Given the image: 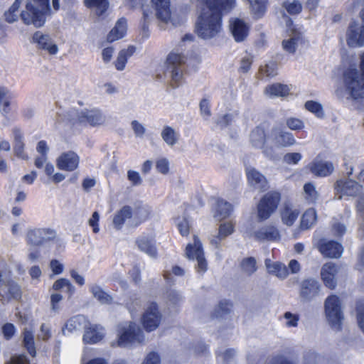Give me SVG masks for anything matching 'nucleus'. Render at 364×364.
I'll return each instance as SVG.
<instances>
[{
  "mask_svg": "<svg viewBox=\"0 0 364 364\" xmlns=\"http://www.w3.org/2000/svg\"><path fill=\"white\" fill-rule=\"evenodd\" d=\"M317 220L316 210L314 208L308 209L302 215L300 223V227L302 230H308L315 225Z\"/></svg>",
  "mask_w": 364,
  "mask_h": 364,
  "instance_id": "obj_39",
  "label": "nucleus"
},
{
  "mask_svg": "<svg viewBox=\"0 0 364 364\" xmlns=\"http://www.w3.org/2000/svg\"><path fill=\"white\" fill-rule=\"evenodd\" d=\"M324 311L326 319L331 327L340 330L343 314L339 297L336 295L328 296L324 302Z\"/></svg>",
  "mask_w": 364,
  "mask_h": 364,
  "instance_id": "obj_6",
  "label": "nucleus"
},
{
  "mask_svg": "<svg viewBox=\"0 0 364 364\" xmlns=\"http://www.w3.org/2000/svg\"><path fill=\"white\" fill-rule=\"evenodd\" d=\"M230 311V306L228 303H220L215 309L214 316L216 318L223 317Z\"/></svg>",
  "mask_w": 364,
  "mask_h": 364,
  "instance_id": "obj_60",
  "label": "nucleus"
},
{
  "mask_svg": "<svg viewBox=\"0 0 364 364\" xmlns=\"http://www.w3.org/2000/svg\"><path fill=\"white\" fill-rule=\"evenodd\" d=\"M360 68H349L343 75L346 91L358 102L364 100V53L360 57Z\"/></svg>",
  "mask_w": 364,
  "mask_h": 364,
  "instance_id": "obj_3",
  "label": "nucleus"
},
{
  "mask_svg": "<svg viewBox=\"0 0 364 364\" xmlns=\"http://www.w3.org/2000/svg\"><path fill=\"white\" fill-rule=\"evenodd\" d=\"M99 221L100 214L97 211H95L91 218L88 220V224L91 228H92L94 233H98L100 232Z\"/></svg>",
  "mask_w": 364,
  "mask_h": 364,
  "instance_id": "obj_62",
  "label": "nucleus"
},
{
  "mask_svg": "<svg viewBox=\"0 0 364 364\" xmlns=\"http://www.w3.org/2000/svg\"><path fill=\"white\" fill-rule=\"evenodd\" d=\"M259 72L262 75L274 77L277 74V64L275 62H269L264 66H261Z\"/></svg>",
  "mask_w": 364,
  "mask_h": 364,
  "instance_id": "obj_52",
  "label": "nucleus"
},
{
  "mask_svg": "<svg viewBox=\"0 0 364 364\" xmlns=\"http://www.w3.org/2000/svg\"><path fill=\"white\" fill-rule=\"evenodd\" d=\"M85 322V318L82 316H76L69 319L65 325V329L68 331H73L80 328L82 323Z\"/></svg>",
  "mask_w": 364,
  "mask_h": 364,
  "instance_id": "obj_51",
  "label": "nucleus"
},
{
  "mask_svg": "<svg viewBox=\"0 0 364 364\" xmlns=\"http://www.w3.org/2000/svg\"><path fill=\"white\" fill-rule=\"evenodd\" d=\"M176 225L180 233L183 236L188 235L189 233V223L184 217L178 218L176 220Z\"/></svg>",
  "mask_w": 364,
  "mask_h": 364,
  "instance_id": "obj_56",
  "label": "nucleus"
},
{
  "mask_svg": "<svg viewBox=\"0 0 364 364\" xmlns=\"http://www.w3.org/2000/svg\"><path fill=\"white\" fill-rule=\"evenodd\" d=\"M85 4L87 7L95 10L98 16L103 14L108 8L107 0H85Z\"/></svg>",
  "mask_w": 364,
  "mask_h": 364,
  "instance_id": "obj_44",
  "label": "nucleus"
},
{
  "mask_svg": "<svg viewBox=\"0 0 364 364\" xmlns=\"http://www.w3.org/2000/svg\"><path fill=\"white\" fill-rule=\"evenodd\" d=\"M186 255L188 259H196V270L198 273L203 274L207 271L208 263L204 257L202 244L196 236L193 237V243L187 245L186 248Z\"/></svg>",
  "mask_w": 364,
  "mask_h": 364,
  "instance_id": "obj_10",
  "label": "nucleus"
},
{
  "mask_svg": "<svg viewBox=\"0 0 364 364\" xmlns=\"http://www.w3.org/2000/svg\"><path fill=\"white\" fill-rule=\"evenodd\" d=\"M301 41V34L295 29L291 30V33L288 39L282 41L283 49L289 53H294L296 51L298 44Z\"/></svg>",
  "mask_w": 364,
  "mask_h": 364,
  "instance_id": "obj_33",
  "label": "nucleus"
},
{
  "mask_svg": "<svg viewBox=\"0 0 364 364\" xmlns=\"http://www.w3.org/2000/svg\"><path fill=\"white\" fill-rule=\"evenodd\" d=\"M230 29L235 41L242 42L248 36L250 26L243 19L235 18L230 21Z\"/></svg>",
  "mask_w": 364,
  "mask_h": 364,
  "instance_id": "obj_22",
  "label": "nucleus"
},
{
  "mask_svg": "<svg viewBox=\"0 0 364 364\" xmlns=\"http://www.w3.org/2000/svg\"><path fill=\"white\" fill-rule=\"evenodd\" d=\"M338 272V267L333 262H327L323 265L321 269V277L326 287L331 289L336 288Z\"/></svg>",
  "mask_w": 364,
  "mask_h": 364,
  "instance_id": "obj_18",
  "label": "nucleus"
},
{
  "mask_svg": "<svg viewBox=\"0 0 364 364\" xmlns=\"http://www.w3.org/2000/svg\"><path fill=\"white\" fill-rule=\"evenodd\" d=\"M144 341V335L140 327L134 322H126L118 326L117 339L113 346L128 347Z\"/></svg>",
  "mask_w": 364,
  "mask_h": 364,
  "instance_id": "obj_4",
  "label": "nucleus"
},
{
  "mask_svg": "<svg viewBox=\"0 0 364 364\" xmlns=\"http://www.w3.org/2000/svg\"><path fill=\"white\" fill-rule=\"evenodd\" d=\"M320 252L326 257L338 258L341 257L343 251L342 245L334 241L321 240L318 244Z\"/></svg>",
  "mask_w": 364,
  "mask_h": 364,
  "instance_id": "obj_23",
  "label": "nucleus"
},
{
  "mask_svg": "<svg viewBox=\"0 0 364 364\" xmlns=\"http://www.w3.org/2000/svg\"><path fill=\"white\" fill-rule=\"evenodd\" d=\"M269 139L277 147L291 146L296 143L294 135L291 132L278 127H274L271 129Z\"/></svg>",
  "mask_w": 364,
  "mask_h": 364,
  "instance_id": "obj_13",
  "label": "nucleus"
},
{
  "mask_svg": "<svg viewBox=\"0 0 364 364\" xmlns=\"http://www.w3.org/2000/svg\"><path fill=\"white\" fill-rule=\"evenodd\" d=\"M63 299V295L59 293L55 292L50 294V310L51 314L55 315L60 312L61 309L60 302Z\"/></svg>",
  "mask_w": 364,
  "mask_h": 364,
  "instance_id": "obj_50",
  "label": "nucleus"
},
{
  "mask_svg": "<svg viewBox=\"0 0 364 364\" xmlns=\"http://www.w3.org/2000/svg\"><path fill=\"white\" fill-rule=\"evenodd\" d=\"M320 284L317 280L309 278L300 284L299 296L304 301H310L318 294Z\"/></svg>",
  "mask_w": 364,
  "mask_h": 364,
  "instance_id": "obj_20",
  "label": "nucleus"
},
{
  "mask_svg": "<svg viewBox=\"0 0 364 364\" xmlns=\"http://www.w3.org/2000/svg\"><path fill=\"white\" fill-rule=\"evenodd\" d=\"M23 342L24 347L27 349L29 354L32 356L36 355V348L34 343L33 333L25 328L23 333Z\"/></svg>",
  "mask_w": 364,
  "mask_h": 364,
  "instance_id": "obj_43",
  "label": "nucleus"
},
{
  "mask_svg": "<svg viewBox=\"0 0 364 364\" xmlns=\"http://www.w3.org/2000/svg\"><path fill=\"white\" fill-rule=\"evenodd\" d=\"M283 7L291 15L298 14L302 9L301 4L296 0H294L292 1H287L284 2Z\"/></svg>",
  "mask_w": 364,
  "mask_h": 364,
  "instance_id": "obj_53",
  "label": "nucleus"
},
{
  "mask_svg": "<svg viewBox=\"0 0 364 364\" xmlns=\"http://www.w3.org/2000/svg\"><path fill=\"white\" fill-rule=\"evenodd\" d=\"M52 289L55 291H64L71 296L75 291V287L71 284L69 279L60 278L53 283Z\"/></svg>",
  "mask_w": 364,
  "mask_h": 364,
  "instance_id": "obj_41",
  "label": "nucleus"
},
{
  "mask_svg": "<svg viewBox=\"0 0 364 364\" xmlns=\"http://www.w3.org/2000/svg\"><path fill=\"white\" fill-rule=\"evenodd\" d=\"M289 93V88L287 85L274 83L266 87L264 94L271 98L277 97H285Z\"/></svg>",
  "mask_w": 364,
  "mask_h": 364,
  "instance_id": "obj_34",
  "label": "nucleus"
},
{
  "mask_svg": "<svg viewBox=\"0 0 364 364\" xmlns=\"http://www.w3.org/2000/svg\"><path fill=\"white\" fill-rule=\"evenodd\" d=\"M284 318L286 320L285 325L287 327H296L299 317L297 314H291V312H286L284 314Z\"/></svg>",
  "mask_w": 364,
  "mask_h": 364,
  "instance_id": "obj_59",
  "label": "nucleus"
},
{
  "mask_svg": "<svg viewBox=\"0 0 364 364\" xmlns=\"http://www.w3.org/2000/svg\"><path fill=\"white\" fill-rule=\"evenodd\" d=\"M362 190V186L351 179H341L335 183L336 196L341 200L343 196H355Z\"/></svg>",
  "mask_w": 364,
  "mask_h": 364,
  "instance_id": "obj_12",
  "label": "nucleus"
},
{
  "mask_svg": "<svg viewBox=\"0 0 364 364\" xmlns=\"http://www.w3.org/2000/svg\"><path fill=\"white\" fill-rule=\"evenodd\" d=\"M32 41L36 45L38 49L44 50L50 55H55L58 47L48 34L36 31L32 37Z\"/></svg>",
  "mask_w": 364,
  "mask_h": 364,
  "instance_id": "obj_15",
  "label": "nucleus"
},
{
  "mask_svg": "<svg viewBox=\"0 0 364 364\" xmlns=\"http://www.w3.org/2000/svg\"><path fill=\"white\" fill-rule=\"evenodd\" d=\"M301 158L302 156L300 153H287L284 156V161L288 164H297Z\"/></svg>",
  "mask_w": 364,
  "mask_h": 364,
  "instance_id": "obj_61",
  "label": "nucleus"
},
{
  "mask_svg": "<svg viewBox=\"0 0 364 364\" xmlns=\"http://www.w3.org/2000/svg\"><path fill=\"white\" fill-rule=\"evenodd\" d=\"M135 52V48L132 46H129L127 49L120 50L117 58L114 61V65L117 70H123L125 68L127 59L131 57Z\"/></svg>",
  "mask_w": 364,
  "mask_h": 364,
  "instance_id": "obj_37",
  "label": "nucleus"
},
{
  "mask_svg": "<svg viewBox=\"0 0 364 364\" xmlns=\"http://www.w3.org/2000/svg\"><path fill=\"white\" fill-rule=\"evenodd\" d=\"M139 249L149 256L156 258L157 250L155 246V240L153 237L141 236L136 240Z\"/></svg>",
  "mask_w": 364,
  "mask_h": 364,
  "instance_id": "obj_27",
  "label": "nucleus"
},
{
  "mask_svg": "<svg viewBox=\"0 0 364 364\" xmlns=\"http://www.w3.org/2000/svg\"><path fill=\"white\" fill-rule=\"evenodd\" d=\"M286 124L289 129L294 131L301 130L304 128V122L294 117L288 118L286 121Z\"/></svg>",
  "mask_w": 364,
  "mask_h": 364,
  "instance_id": "obj_55",
  "label": "nucleus"
},
{
  "mask_svg": "<svg viewBox=\"0 0 364 364\" xmlns=\"http://www.w3.org/2000/svg\"><path fill=\"white\" fill-rule=\"evenodd\" d=\"M11 99L12 96L9 91L4 87H0V112L4 116L11 111Z\"/></svg>",
  "mask_w": 364,
  "mask_h": 364,
  "instance_id": "obj_38",
  "label": "nucleus"
},
{
  "mask_svg": "<svg viewBox=\"0 0 364 364\" xmlns=\"http://www.w3.org/2000/svg\"><path fill=\"white\" fill-rule=\"evenodd\" d=\"M232 210L230 203L225 200H218L216 203L213 216L216 220H222L228 218Z\"/></svg>",
  "mask_w": 364,
  "mask_h": 364,
  "instance_id": "obj_36",
  "label": "nucleus"
},
{
  "mask_svg": "<svg viewBox=\"0 0 364 364\" xmlns=\"http://www.w3.org/2000/svg\"><path fill=\"white\" fill-rule=\"evenodd\" d=\"M56 237V231L53 228H36L27 230L26 242L31 247H39L46 242L54 240Z\"/></svg>",
  "mask_w": 364,
  "mask_h": 364,
  "instance_id": "obj_8",
  "label": "nucleus"
},
{
  "mask_svg": "<svg viewBox=\"0 0 364 364\" xmlns=\"http://www.w3.org/2000/svg\"><path fill=\"white\" fill-rule=\"evenodd\" d=\"M156 168L157 171L162 174H167L169 171V161L166 158L159 159L156 161Z\"/></svg>",
  "mask_w": 364,
  "mask_h": 364,
  "instance_id": "obj_58",
  "label": "nucleus"
},
{
  "mask_svg": "<svg viewBox=\"0 0 364 364\" xmlns=\"http://www.w3.org/2000/svg\"><path fill=\"white\" fill-rule=\"evenodd\" d=\"M264 264L269 274L276 276L280 279H284L289 275L288 269L283 263L278 262H274L270 259H266Z\"/></svg>",
  "mask_w": 364,
  "mask_h": 364,
  "instance_id": "obj_26",
  "label": "nucleus"
},
{
  "mask_svg": "<svg viewBox=\"0 0 364 364\" xmlns=\"http://www.w3.org/2000/svg\"><path fill=\"white\" fill-rule=\"evenodd\" d=\"M161 136L163 141L168 146H175L179 139V135L177 132L171 126L166 125L163 127Z\"/></svg>",
  "mask_w": 364,
  "mask_h": 364,
  "instance_id": "obj_35",
  "label": "nucleus"
},
{
  "mask_svg": "<svg viewBox=\"0 0 364 364\" xmlns=\"http://www.w3.org/2000/svg\"><path fill=\"white\" fill-rule=\"evenodd\" d=\"M304 198L309 203H315L318 198V193L315 186L311 183H307L304 186Z\"/></svg>",
  "mask_w": 364,
  "mask_h": 364,
  "instance_id": "obj_46",
  "label": "nucleus"
},
{
  "mask_svg": "<svg viewBox=\"0 0 364 364\" xmlns=\"http://www.w3.org/2000/svg\"><path fill=\"white\" fill-rule=\"evenodd\" d=\"M246 176L249 186L258 191H264L268 188L266 177L254 167L246 168Z\"/></svg>",
  "mask_w": 364,
  "mask_h": 364,
  "instance_id": "obj_16",
  "label": "nucleus"
},
{
  "mask_svg": "<svg viewBox=\"0 0 364 364\" xmlns=\"http://www.w3.org/2000/svg\"><path fill=\"white\" fill-rule=\"evenodd\" d=\"M166 304L169 306H175L182 301V296L176 290H169L166 296Z\"/></svg>",
  "mask_w": 364,
  "mask_h": 364,
  "instance_id": "obj_54",
  "label": "nucleus"
},
{
  "mask_svg": "<svg viewBox=\"0 0 364 364\" xmlns=\"http://www.w3.org/2000/svg\"><path fill=\"white\" fill-rule=\"evenodd\" d=\"M242 272L247 276H250L257 271L256 260L253 257L245 258L240 263Z\"/></svg>",
  "mask_w": 364,
  "mask_h": 364,
  "instance_id": "obj_47",
  "label": "nucleus"
},
{
  "mask_svg": "<svg viewBox=\"0 0 364 364\" xmlns=\"http://www.w3.org/2000/svg\"><path fill=\"white\" fill-rule=\"evenodd\" d=\"M151 209L147 205L139 204L135 206L132 211V216L141 222L146 220L151 215Z\"/></svg>",
  "mask_w": 364,
  "mask_h": 364,
  "instance_id": "obj_45",
  "label": "nucleus"
},
{
  "mask_svg": "<svg viewBox=\"0 0 364 364\" xmlns=\"http://www.w3.org/2000/svg\"><path fill=\"white\" fill-rule=\"evenodd\" d=\"M127 178L133 186H139L142 183V178L137 171L129 170Z\"/></svg>",
  "mask_w": 364,
  "mask_h": 364,
  "instance_id": "obj_63",
  "label": "nucleus"
},
{
  "mask_svg": "<svg viewBox=\"0 0 364 364\" xmlns=\"http://www.w3.org/2000/svg\"><path fill=\"white\" fill-rule=\"evenodd\" d=\"M360 22L353 20L349 23L346 33L347 45L352 48L364 46V7L359 13Z\"/></svg>",
  "mask_w": 364,
  "mask_h": 364,
  "instance_id": "obj_7",
  "label": "nucleus"
},
{
  "mask_svg": "<svg viewBox=\"0 0 364 364\" xmlns=\"http://www.w3.org/2000/svg\"><path fill=\"white\" fill-rule=\"evenodd\" d=\"M311 172L321 177L326 176L331 174L334 169L332 163L323 161H315L309 165Z\"/></svg>",
  "mask_w": 364,
  "mask_h": 364,
  "instance_id": "obj_28",
  "label": "nucleus"
},
{
  "mask_svg": "<svg viewBox=\"0 0 364 364\" xmlns=\"http://www.w3.org/2000/svg\"><path fill=\"white\" fill-rule=\"evenodd\" d=\"M304 107L306 109L314 114L317 117L322 118L324 117L323 106L319 102L314 100H309L306 102Z\"/></svg>",
  "mask_w": 364,
  "mask_h": 364,
  "instance_id": "obj_48",
  "label": "nucleus"
},
{
  "mask_svg": "<svg viewBox=\"0 0 364 364\" xmlns=\"http://www.w3.org/2000/svg\"><path fill=\"white\" fill-rule=\"evenodd\" d=\"M127 21L124 18H120L116 23L114 27L110 31L107 35V41L113 42L121 39L127 33Z\"/></svg>",
  "mask_w": 364,
  "mask_h": 364,
  "instance_id": "obj_32",
  "label": "nucleus"
},
{
  "mask_svg": "<svg viewBox=\"0 0 364 364\" xmlns=\"http://www.w3.org/2000/svg\"><path fill=\"white\" fill-rule=\"evenodd\" d=\"M132 217V210L128 205L123 206L113 216L112 224L117 230H120L127 219Z\"/></svg>",
  "mask_w": 364,
  "mask_h": 364,
  "instance_id": "obj_31",
  "label": "nucleus"
},
{
  "mask_svg": "<svg viewBox=\"0 0 364 364\" xmlns=\"http://www.w3.org/2000/svg\"><path fill=\"white\" fill-rule=\"evenodd\" d=\"M281 196L279 192L271 191L265 194L257 205V217L259 220L268 219L277 210L280 202Z\"/></svg>",
  "mask_w": 364,
  "mask_h": 364,
  "instance_id": "obj_9",
  "label": "nucleus"
},
{
  "mask_svg": "<svg viewBox=\"0 0 364 364\" xmlns=\"http://www.w3.org/2000/svg\"><path fill=\"white\" fill-rule=\"evenodd\" d=\"M234 230L235 225L232 222L220 223L218 231L210 235L209 237L210 243L215 248L219 249L221 246L222 241L232 235Z\"/></svg>",
  "mask_w": 364,
  "mask_h": 364,
  "instance_id": "obj_17",
  "label": "nucleus"
},
{
  "mask_svg": "<svg viewBox=\"0 0 364 364\" xmlns=\"http://www.w3.org/2000/svg\"><path fill=\"white\" fill-rule=\"evenodd\" d=\"M77 120L80 123L90 126H100L105 124V116L97 109H84L77 113Z\"/></svg>",
  "mask_w": 364,
  "mask_h": 364,
  "instance_id": "obj_14",
  "label": "nucleus"
},
{
  "mask_svg": "<svg viewBox=\"0 0 364 364\" xmlns=\"http://www.w3.org/2000/svg\"><path fill=\"white\" fill-rule=\"evenodd\" d=\"M80 158L74 151H68L61 154L56 160L57 167L63 171H73L79 165Z\"/></svg>",
  "mask_w": 364,
  "mask_h": 364,
  "instance_id": "obj_19",
  "label": "nucleus"
},
{
  "mask_svg": "<svg viewBox=\"0 0 364 364\" xmlns=\"http://www.w3.org/2000/svg\"><path fill=\"white\" fill-rule=\"evenodd\" d=\"M253 14L257 17H261L266 11L265 0H247Z\"/></svg>",
  "mask_w": 364,
  "mask_h": 364,
  "instance_id": "obj_49",
  "label": "nucleus"
},
{
  "mask_svg": "<svg viewBox=\"0 0 364 364\" xmlns=\"http://www.w3.org/2000/svg\"><path fill=\"white\" fill-rule=\"evenodd\" d=\"M156 18L162 23H168L171 18L170 0H151Z\"/></svg>",
  "mask_w": 364,
  "mask_h": 364,
  "instance_id": "obj_21",
  "label": "nucleus"
},
{
  "mask_svg": "<svg viewBox=\"0 0 364 364\" xmlns=\"http://www.w3.org/2000/svg\"><path fill=\"white\" fill-rule=\"evenodd\" d=\"M161 320V314L157 304L156 303L149 304L141 318V323L145 330L149 332L156 330L159 327Z\"/></svg>",
  "mask_w": 364,
  "mask_h": 364,
  "instance_id": "obj_11",
  "label": "nucleus"
},
{
  "mask_svg": "<svg viewBox=\"0 0 364 364\" xmlns=\"http://www.w3.org/2000/svg\"><path fill=\"white\" fill-rule=\"evenodd\" d=\"M265 141V133L263 129L256 127L250 134V142L257 148H262Z\"/></svg>",
  "mask_w": 364,
  "mask_h": 364,
  "instance_id": "obj_42",
  "label": "nucleus"
},
{
  "mask_svg": "<svg viewBox=\"0 0 364 364\" xmlns=\"http://www.w3.org/2000/svg\"><path fill=\"white\" fill-rule=\"evenodd\" d=\"M253 236L259 241H277L280 238L279 230L272 225L262 228L255 232Z\"/></svg>",
  "mask_w": 364,
  "mask_h": 364,
  "instance_id": "obj_25",
  "label": "nucleus"
},
{
  "mask_svg": "<svg viewBox=\"0 0 364 364\" xmlns=\"http://www.w3.org/2000/svg\"><path fill=\"white\" fill-rule=\"evenodd\" d=\"M23 0H15L4 14L6 21L12 23L21 17L26 25H33L36 28L43 26L46 16L50 14L49 0H26L24 9L19 13Z\"/></svg>",
  "mask_w": 364,
  "mask_h": 364,
  "instance_id": "obj_2",
  "label": "nucleus"
},
{
  "mask_svg": "<svg viewBox=\"0 0 364 364\" xmlns=\"http://www.w3.org/2000/svg\"><path fill=\"white\" fill-rule=\"evenodd\" d=\"M89 290L92 296L102 304H109L112 302V297L108 294L103 288L97 283L89 285Z\"/></svg>",
  "mask_w": 364,
  "mask_h": 364,
  "instance_id": "obj_30",
  "label": "nucleus"
},
{
  "mask_svg": "<svg viewBox=\"0 0 364 364\" xmlns=\"http://www.w3.org/2000/svg\"><path fill=\"white\" fill-rule=\"evenodd\" d=\"M16 328L14 324L7 323L2 326V333L6 340L11 339L15 334Z\"/></svg>",
  "mask_w": 364,
  "mask_h": 364,
  "instance_id": "obj_64",
  "label": "nucleus"
},
{
  "mask_svg": "<svg viewBox=\"0 0 364 364\" xmlns=\"http://www.w3.org/2000/svg\"><path fill=\"white\" fill-rule=\"evenodd\" d=\"M8 287V292L14 299H18L21 296V290L19 286L13 281H8L6 285Z\"/></svg>",
  "mask_w": 364,
  "mask_h": 364,
  "instance_id": "obj_57",
  "label": "nucleus"
},
{
  "mask_svg": "<svg viewBox=\"0 0 364 364\" xmlns=\"http://www.w3.org/2000/svg\"><path fill=\"white\" fill-rule=\"evenodd\" d=\"M185 58L178 53L171 52L167 57L165 77L170 80L173 87H178L183 79V64Z\"/></svg>",
  "mask_w": 364,
  "mask_h": 364,
  "instance_id": "obj_5",
  "label": "nucleus"
},
{
  "mask_svg": "<svg viewBox=\"0 0 364 364\" xmlns=\"http://www.w3.org/2000/svg\"><path fill=\"white\" fill-rule=\"evenodd\" d=\"M235 0H198L199 13L195 31L204 40L215 38L222 31V15L235 6Z\"/></svg>",
  "mask_w": 364,
  "mask_h": 364,
  "instance_id": "obj_1",
  "label": "nucleus"
},
{
  "mask_svg": "<svg viewBox=\"0 0 364 364\" xmlns=\"http://www.w3.org/2000/svg\"><path fill=\"white\" fill-rule=\"evenodd\" d=\"M299 213V210L291 204L284 203L281 211L282 220L285 225L291 226L296 221Z\"/></svg>",
  "mask_w": 364,
  "mask_h": 364,
  "instance_id": "obj_29",
  "label": "nucleus"
},
{
  "mask_svg": "<svg viewBox=\"0 0 364 364\" xmlns=\"http://www.w3.org/2000/svg\"><path fill=\"white\" fill-rule=\"evenodd\" d=\"M104 337V329L95 324H87L85 326L83 341L85 343L94 344L100 341Z\"/></svg>",
  "mask_w": 364,
  "mask_h": 364,
  "instance_id": "obj_24",
  "label": "nucleus"
},
{
  "mask_svg": "<svg viewBox=\"0 0 364 364\" xmlns=\"http://www.w3.org/2000/svg\"><path fill=\"white\" fill-rule=\"evenodd\" d=\"M13 134L14 139V151L17 156L20 158H25V154L23 152L24 149V143H23V136L22 132L19 129L14 128L13 129Z\"/></svg>",
  "mask_w": 364,
  "mask_h": 364,
  "instance_id": "obj_40",
  "label": "nucleus"
}]
</instances>
